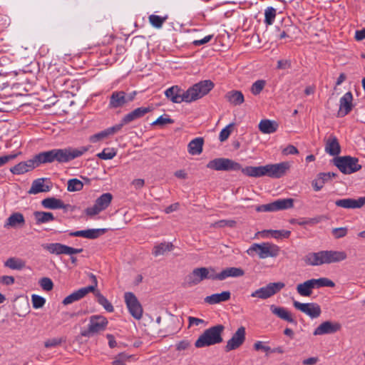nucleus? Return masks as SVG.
I'll return each instance as SVG.
<instances>
[{
    "label": "nucleus",
    "instance_id": "45",
    "mask_svg": "<svg viewBox=\"0 0 365 365\" xmlns=\"http://www.w3.org/2000/svg\"><path fill=\"white\" fill-rule=\"evenodd\" d=\"M83 298L80 290L78 289L68 296H67L63 300L62 303L64 305H68L70 304H72L76 301L80 300L81 299Z\"/></svg>",
    "mask_w": 365,
    "mask_h": 365
},
{
    "label": "nucleus",
    "instance_id": "37",
    "mask_svg": "<svg viewBox=\"0 0 365 365\" xmlns=\"http://www.w3.org/2000/svg\"><path fill=\"white\" fill-rule=\"evenodd\" d=\"M330 180V173H321L317 178L312 182V187L315 191H319L324 185Z\"/></svg>",
    "mask_w": 365,
    "mask_h": 365
},
{
    "label": "nucleus",
    "instance_id": "14",
    "mask_svg": "<svg viewBox=\"0 0 365 365\" xmlns=\"http://www.w3.org/2000/svg\"><path fill=\"white\" fill-rule=\"evenodd\" d=\"M284 287V283L281 282L269 283L267 286L252 292L250 296L261 299H267L279 292Z\"/></svg>",
    "mask_w": 365,
    "mask_h": 365
},
{
    "label": "nucleus",
    "instance_id": "43",
    "mask_svg": "<svg viewBox=\"0 0 365 365\" xmlns=\"http://www.w3.org/2000/svg\"><path fill=\"white\" fill-rule=\"evenodd\" d=\"M83 187V182L77 178H73L68 181L67 190L69 192L80 191Z\"/></svg>",
    "mask_w": 365,
    "mask_h": 365
},
{
    "label": "nucleus",
    "instance_id": "13",
    "mask_svg": "<svg viewBox=\"0 0 365 365\" xmlns=\"http://www.w3.org/2000/svg\"><path fill=\"white\" fill-rule=\"evenodd\" d=\"M113 197L110 192H106L98 197L93 206L86 209L85 212L88 216H94L107 209L110 205Z\"/></svg>",
    "mask_w": 365,
    "mask_h": 365
},
{
    "label": "nucleus",
    "instance_id": "15",
    "mask_svg": "<svg viewBox=\"0 0 365 365\" xmlns=\"http://www.w3.org/2000/svg\"><path fill=\"white\" fill-rule=\"evenodd\" d=\"M125 302L130 314L136 319H140L143 316V308L135 295L132 292H125Z\"/></svg>",
    "mask_w": 365,
    "mask_h": 365
},
{
    "label": "nucleus",
    "instance_id": "36",
    "mask_svg": "<svg viewBox=\"0 0 365 365\" xmlns=\"http://www.w3.org/2000/svg\"><path fill=\"white\" fill-rule=\"evenodd\" d=\"M174 245L172 242H164L154 246L152 253L155 257H158L172 251Z\"/></svg>",
    "mask_w": 365,
    "mask_h": 365
},
{
    "label": "nucleus",
    "instance_id": "20",
    "mask_svg": "<svg viewBox=\"0 0 365 365\" xmlns=\"http://www.w3.org/2000/svg\"><path fill=\"white\" fill-rule=\"evenodd\" d=\"M341 326L338 322H331L330 321H326L319 324L314 331L313 334L324 335L334 334L339 331Z\"/></svg>",
    "mask_w": 365,
    "mask_h": 365
},
{
    "label": "nucleus",
    "instance_id": "33",
    "mask_svg": "<svg viewBox=\"0 0 365 365\" xmlns=\"http://www.w3.org/2000/svg\"><path fill=\"white\" fill-rule=\"evenodd\" d=\"M204 145L202 138H196L192 140L187 145L188 153L192 155H197L202 153Z\"/></svg>",
    "mask_w": 365,
    "mask_h": 365
},
{
    "label": "nucleus",
    "instance_id": "12",
    "mask_svg": "<svg viewBox=\"0 0 365 365\" xmlns=\"http://www.w3.org/2000/svg\"><path fill=\"white\" fill-rule=\"evenodd\" d=\"M294 206V200L292 198L279 199L272 202L258 205L255 210L258 212H276L279 210L292 208Z\"/></svg>",
    "mask_w": 365,
    "mask_h": 365
},
{
    "label": "nucleus",
    "instance_id": "24",
    "mask_svg": "<svg viewBox=\"0 0 365 365\" xmlns=\"http://www.w3.org/2000/svg\"><path fill=\"white\" fill-rule=\"evenodd\" d=\"M245 274L244 270L240 267H227L220 273L215 272V280L222 281L228 277H240Z\"/></svg>",
    "mask_w": 365,
    "mask_h": 365
},
{
    "label": "nucleus",
    "instance_id": "62",
    "mask_svg": "<svg viewBox=\"0 0 365 365\" xmlns=\"http://www.w3.org/2000/svg\"><path fill=\"white\" fill-rule=\"evenodd\" d=\"M291 67V62L288 60H279L277 61V68L287 69Z\"/></svg>",
    "mask_w": 365,
    "mask_h": 365
},
{
    "label": "nucleus",
    "instance_id": "56",
    "mask_svg": "<svg viewBox=\"0 0 365 365\" xmlns=\"http://www.w3.org/2000/svg\"><path fill=\"white\" fill-rule=\"evenodd\" d=\"M40 286L45 291H51L53 287L52 280L48 277H43L39 281Z\"/></svg>",
    "mask_w": 365,
    "mask_h": 365
},
{
    "label": "nucleus",
    "instance_id": "19",
    "mask_svg": "<svg viewBox=\"0 0 365 365\" xmlns=\"http://www.w3.org/2000/svg\"><path fill=\"white\" fill-rule=\"evenodd\" d=\"M353 95L351 92H346L339 100V109L337 116L339 118L344 117L348 115L352 110L354 105Z\"/></svg>",
    "mask_w": 365,
    "mask_h": 365
},
{
    "label": "nucleus",
    "instance_id": "9",
    "mask_svg": "<svg viewBox=\"0 0 365 365\" xmlns=\"http://www.w3.org/2000/svg\"><path fill=\"white\" fill-rule=\"evenodd\" d=\"M215 280V269L212 267L195 268L185 277L184 287H191L204 279Z\"/></svg>",
    "mask_w": 365,
    "mask_h": 365
},
{
    "label": "nucleus",
    "instance_id": "55",
    "mask_svg": "<svg viewBox=\"0 0 365 365\" xmlns=\"http://www.w3.org/2000/svg\"><path fill=\"white\" fill-rule=\"evenodd\" d=\"M66 339L61 338H52L46 340L44 342V346L46 348L56 347L58 345H61L63 342H65Z\"/></svg>",
    "mask_w": 365,
    "mask_h": 365
},
{
    "label": "nucleus",
    "instance_id": "60",
    "mask_svg": "<svg viewBox=\"0 0 365 365\" xmlns=\"http://www.w3.org/2000/svg\"><path fill=\"white\" fill-rule=\"evenodd\" d=\"M282 153L284 155H295L299 153V150L295 146L289 145L282 150Z\"/></svg>",
    "mask_w": 365,
    "mask_h": 365
},
{
    "label": "nucleus",
    "instance_id": "34",
    "mask_svg": "<svg viewBox=\"0 0 365 365\" xmlns=\"http://www.w3.org/2000/svg\"><path fill=\"white\" fill-rule=\"evenodd\" d=\"M34 217L36 225L47 223L54 220L56 218L53 213L50 212L36 211L34 212Z\"/></svg>",
    "mask_w": 365,
    "mask_h": 365
},
{
    "label": "nucleus",
    "instance_id": "23",
    "mask_svg": "<svg viewBox=\"0 0 365 365\" xmlns=\"http://www.w3.org/2000/svg\"><path fill=\"white\" fill-rule=\"evenodd\" d=\"M335 205L347 209L361 208L365 205V197H360L358 199L344 198L337 200Z\"/></svg>",
    "mask_w": 365,
    "mask_h": 365
},
{
    "label": "nucleus",
    "instance_id": "6",
    "mask_svg": "<svg viewBox=\"0 0 365 365\" xmlns=\"http://www.w3.org/2000/svg\"><path fill=\"white\" fill-rule=\"evenodd\" d=\"M246 252L252 257L257 255L260 259L276 257L279 255L280 247L271 242L254 243L247 250Z\"/></svg>",
    "mask_w": 365,
    "mask_h": 365
},
{
    "label": "nucleus",
    "instance_id": "1",
    "mask_svg": "<svg viewBox=\"0 0 365 365\" xmlns=\"http://www.w3.org/2000/svg\"><path fill=\"white\" fill-rule=\"evenodd\" d=\"M215 86L210 80L201 81L187 91L178 86H173L165 91V96L174 103H191L207 95Z\"/></svg>",
    "mask_w": 365,
    "mask_h": 365
},
{
    "label": "nucleus",
    "instance_id": "46",
    "mask_svg": "<svg viewBox=\"0 0 365 365\" xmlns=\"http://www.w3.org/2000/svg\"><path fill=\"white\" fill-rule=\"evenodd\" d=\"M106 229H88L86 230V238L95 240L105 234Z\"/></svg>",
    "mask_w": 365,
    "mask_h": 365
},
{
    "label": "nucleus",
    "instance_id": "30",
    "mask_svg": "<svg viewBox=\"0 0 365 365\" xmlns=\"http://www.w3.org/2000/svg\"><path fill=\"white\" fill-rule=\"evenodd\" d=\"M231 293L229 291H225L222 293L213 294L210 296H207L205 298V302L209 304H215L222 302H227L230 299Z\"/></svg>",
    "mask_w": 365,
    "mask_h": 365
},
{
    "label": "nucleus",
    "instance_id": "57",
    "mask_svg": "<svg viewBox=\"0 0 365 365\" xmlns=\"http://www.w3.org/2000/svg\"><path fill=\"white\" fill-rule=\"evenodd\" d=\"M346 227H337L332 230V234L335 238L339 239L345 237L347 235Z\"/></svg>",
    "mask_w": 365,
    "mask_h": 365
},
{
    "label": "nucleus",
    "instance_id": "53",
    "mask_svg": "<svg viewBox=\"0 0 365 365\" xmlns=\"http://www.w3.org/2000/svg\"><path fill=\"white\" fill-rule=\"evenodd\" d=\"M269 232L271 233L272 237L275 239H282V238H288L291 232L289 230H269Z\"/></svg>",
    "mask_w": 365,
    "mask_h": 365
},
{
    "label": "nucleus",
    "instance_id": "54",
    "mask_svg": "<svg viewBox=\"0 0 365 365\" xmlns=\"http://www.w3.org/2000/svg\"><path fill=\"white\" fill-rule=\"evenodd\" d=\"M109 136V134L107 131V129H105L98 133H96L93 135H91L89 138L90 141L91 143H97L100 140H102Z\"/></svg>",
    "mask_w": 365,
    "mask_h": 365
},
{
    "label": "nucleus",
    "instance_id": "41",
    "mask_svg": "<svg viewBox=\"0 0 365 365\" xmlns=\"http://www.w3.org/2000/svg\"><path fill=\"white\" fill-rule=\"evenodd\" d=\"M236 224L237 222L234 220H220L212 223L210 225V227L215 229L223 228L225 227H235Z\"/></svg>",
    "mask_w": 365,
    "mask_h": 365
},
{
    "label": "nucleus",
    "instance_id": "40",
    "mask_svg": "<svg viewBox=\"0 0 365 365\" xmlns=\"http://www.w3.org/2000/svg\"><path fill=\"white\" fill-rule=\"evenodd\" d=\"M96 297L97 302L101 304L107 312H113L114 311L112 304L100 292H96Z\"/></svg>",
    "mask_w": 365,
    "mask_h": 365
},
{
    "label": "nucleus",
    "instance_id": "59",
    "mask_svg": "<svg viewBox=\"0 0 365 365\" xmlns=\"http://www.w3.org/2000/svg\"><path fill=\"white\" fill-rule=\"evenodd\" d=\"M124 125H126V123H123V119H122L120 123L116 124L112 127L106 128L109 135H113V134L116 133L117 132L120 131Z\"/></svg>",
    "mask_w": 365,
    "mask_h": 365
},
{
    "label": "nucleus",
    "instance_id": "17",
    "mask_svg": "<svg viewBox=\"0 0 365 365\" xmlns=\"http://www.w3.org/2000/svg\"><path fill=\"white\" fill-rule=\"evenodd\" d=\"M293 305L295 309L306 314L312 319L319 317L322 313L321 307L317 303H301L299 302L294 301Z\"/></svg>",
    "mask_w": 365,
    "mask_h": 365
},
{
    "label": "nucleus",
    "instance_id": "16",
    "mask_svg": "<svg viewBox=\"0 0 365 365\" xmlns=\"http://www.w3.org/2000/svg\"><path fill=\"white\" fill-rule=\"evenodd\" d=\"M245 328L244 327H239L233 334L231 339L227 341L225 346V351L229 352L240 347L245 341Z\"/></svg>",
    "mask_w": 365,
    "mask_h": 365
},
{
    "label": "nucleus",
    "instance_id": "29",
    "mask_svg": "<svg viewBox=\"0 0 365 365\" xmlns=\"http://www.w3.org/2000/svg\"><path fill=\"white\" fill-rule=\"evenodd\" d=\"M42 247L44 250L53 255H67L68 245L61 243H48L43 245Z\"/></svg>",
    "mask_w": 365,
    "mask_h": 365
},
{
    "label": "nucleus",
    "instance_id": "38",
    "mask_svg": "<svg viewBox=\"0 0 365 365\" xmlns=\"http://www.w3.org/2000/svg\"><path fill=\"white\" fill-rule=\"evenodd\" d=\"M4 266L11 269L21 270L25 267V262L21 259L10 257L4 262Z\"/></svg>",
    "mask_w": 365,
    "mask_h": 365
},
{
    "label": "nucleus",
    "instance_id": "42",
    "mask_svg": "<svg viewBox=\"0 0 365 365\" xmlns=\"http://www.w3.org/2000/svg\"><path fill=\"white\" fill-rule=\"evenodd\" d=\"M168 16H160L155 14L149 16V21L150 24L157 29H160L163 26L164 22L167 20Z\"/></svg>",
    "mask_w": 365,
    "mask_h": 365
},
{
    "label": "nucleus",
    "instance_id": "10",
    "mask_svg": "<svg viewBox=\"0 0 365 365\" xmlns=\"http://www.w3.org/2000/svg\"><path fill=\"white\" fill-rule=\"evenodd\" d=\"M334 165L344 174H351L361 169L356 158L349 155L336 157L334 159Z\"/></svg>",
    "mask_w": 365,
    "mask_h": 365
},
{
    "label": "nucleus",
    "instance_id": "7",
    "mask_svg": "<svg viewBox=\"0 0 365 365\" xmlns=\"http://www.w3.org/2000/svg\"><path fill=\"white\" fill-rule=\"evenodd\" d=\"M334 282L326 277L311 279L300 283L297 286V293L302 297H310L313 289H319L323 287H334Z\"/></svg>",
    "mask_w": 365,
    "mask_h": 365
},
{
    "label": "nucleus",
    "instance_id": "8",
    "mask_svg": "<svg viewBox=\"0 0 365 365\" xmlns=\"http://www.w3.org/2000/svg\"><path fill=\"white\" fill-rule=\"evenodd\" d=\"M108 324V319L102 315H92L89 318L88 328L81 329V336L91 338L106 330Z\"/></svg>",
    "mask_w": 365,
    "mask_h": 365
},
{
    "label": "nucleus",
    "instance_id": "11",
    "mask_svg": "<svg viewBox=\"0 0 365 365\" xmlns=\"http://www.w3.org/2000/svg\"><path fill=\"white\" fill-rule=\"evenodd\" d=\"M206 167L216 171H238L241 169L240 163L225 158H218L210 160Z\"/></svg>",
    "mask_w": 365,
    "mask_h": 365
},
{
    "label": "nucleus",
    "instance_id": "44",
    "mask_svg": "<svg viewBox=\"0 0 365 365\" xmlns=\"http://www.w3.org/2000/svg\"><path fill=\"white\" fill-rule=\"evenodd\" d=\"M266 81L260 79L254 82L250 88V91L254 96L259 95L264 88Z\"/></svg>",
    "mask_w": 365,
    "mask_h": 365
},
{
    "label": "nucleus",
    "instance_id": "25",
    "mask_svg": "<svg viewBox=\"0 0 365 365\" xmlns=\"http://www.w3.org/2000/svg\"><path fill=\"white\" fill-rule=\"evenodd\" d=\"M325 151L331 156H336L340 153L341 146L334 135H330L325 140Z\"/></svg>",
    "mask_w": 365,
    "mask_h": 365
},
{
    "label": "nucleus",
    "instance_id": "27",
    "mask_svg": "<svg viewBox=\"0 0 365 365\" xmlns=\"http://www.w3.org/2000/svg\"><path fill=\"white\" fill-rule=\"evenodd\" d=\"M25 225V219L21 212H14L11 214L5 222L4 227V228H16L22 227Z\"/></svg>",
    "mask_w": 365,
    "mask_h": 365
},
{
    "label": "nucleus",
    "instance_id": "51",
    "mask_svg": "<svg viewBox=\"0 0 365 365\" xmlns=\"http://www.w3.org/2000/svg\"><path fill=\"white\" fill-rule=\"evenodd\" d=\"M234 123H230L225 128H224L220 133L219 140L220 142L225 141L232 133V128L234 127Z\"/></svg>",
    "mask_w": 365,
    "mask_h": 365
},
{
    "label": "nucleus",
    "instance_id": "22",
    "mask_svg": "<svg viewBox=\"0 0 365 365\" xmlns=\"http://www.w3.org/2000/svg\"><path fill=\"white\" fill-rule=\"evenodd\" d=\"M153 109V107L150 106L137 108L123 116V123L128 124L134 120L140 119L147 113L151 112Z\"/></svg>",
    "mask_w": 365,
    "mask_h": 365
},
{
    "label": "nucleus",
    "instance_id": "2",
    "mask_svg": "<svg viewBox=\"0 0 365 365\" xmlns=\"http://www.w3.org/2000/svg\"><path fill=\"white\" fill-rule=\"evenodd\" d=\"M89 150V147L82 146L78 148L68 147L66 148H55L37 154V160L40 164L66 163L75 158L81 157Z\"/></svg>",
    "mask_w": 365,
    "mask_h": 365
},
{
    "label": "nucleus",
    "instance_id": "35",
    "mask_svg": "<svg viewBox=\"0 0 365 365\" xmlns=\"http://www.w3.org/2000/svg\"><path fill=\"white\" fill-rule=\"evenodd\" d=\"M43 178H38L33 181L31 187L29 190V194H37L50 190V187L45 185Z\"/></svg>",
    "mask_w": 365,
    "mask_h": 365
},
{
    "label": "nucleus",
    "instance_id": "21",
    "mask_svg": "<svg viewBox=\"0 0 365 365\" xmlns=\"http://www.w3.org/2000/svg\"><path fill=\"white\" fill-rule=\"evenodd\" d=\"M126 103H128L126 93L123 91H117L113 92L110 95L108 108L110 109H116L123 107Z\"/></svg>",
    "mask_w": 365,
    "mask_h": 365
},
{
    "label": "nucleus",
    "instance_id": "58",
    "mask_svg": "<svg viewBox=\"0 0 365 365\" xmlns=\"http://www.w3.org/2000/svg\"><path fill=\"white\" fill-rule=\"evenodd\" d=\"M254 349L255 351H263L264 352H269L271 351V347L269 346H266L264 344V342L261 341H257L254 344Z\"/></svg>",
    "mask_w": 365,
    "mask_h": 365
},
{
    "label": "nucleus",
    "instance_id": "48",
    "mask_svg": "<svg viewBox=\"0 0 365 365\" xmlns=\"http://www.w3.org/2000/svg\"><path fill=\"white\" fill-rule=\"evenodd\" d=\"M276 16V9L273 7H268L264 12V22L267 25H272Z\"/></svg>",
    "mask_w": 365,
    "mask_h": 365
},
{
    "label": "nucleus",
    "instance_id": "3",
    "mask_svg": "<svg viewBox=\"0 0 365 365\" xmlns=\"http://www.w3.org/2000/svg\"><path fill=\"white\" fill-rule=\"evenodd\" d=\"M289 168V163L282 162L280 163L268 164L257 167H241L240 170H241L244 175L249 177L260 178L266 175L272 178H280L286 174Z\"/></svg>",
    "mask_w": 365,
    "mask_h": 365
},
{
    "label": "nucleus",
    "instance_id": "50",
    "mask_svg": "<svg viewBox=\"0 0 365 365\" xmlns=\"http://www.w3.org/2000/svg\"><path fill=\"white\" fill-rule=\"evenodd\" d=\"M132 356L128 355L125 353H120L118 354L112 362V365H125V362L128 361Z\"/></svg>",
    "mask_w": 365,
    "mask_h": 365
},
{
    "label": "nucleus",
    "instance_id": "49",
    "mask_svg": "<svg viewBox=\"0 0 365 365\" xmlns=\"http://www.w3.org/2000/svg\"><path fill=\"white\" fill-rule=\"evenodd\" d=\"M174 120L170 118L168 115H163L158 118L154 122L152 123V125H160L164 126L166 124L174 123Z\"/></svg>",
    "mask_w": 365,
    "mask_h": 365
},
{
    "label": "nucleus",
    "instance_id": "4",
    "mask_svg": "<svg viewBox=\"0 0 365 365\" xmlns=\"http://www.w3.org/2000/svg\"><path fill=\"white\" fill-rule=\"evenodd\" d=\"M347 255L344 251L322 250L317 252H309L303 260L307 265L320 266L324 264H331L346 259Z\"/></svg>",
    "mask_w": 365,
    "mask_h": 365
},
{
    "label": "nucleus",
    "instance_id": "18",
    "mask_svg": "<svg viewBox=\"0 0 365 365\" xmlns=\"http://www.w3.org/2000/svg\"><path fill=\"white\" fill-rule=\"evenodd\" d=\"M41 165L40 163L37 160V155H34L33 158L26 161H22L10 168V171L14 175H21L32 170L36 167Z\"/></svg>",
    "mask_w": 365,
    "mask_h": 365
},
{
    "label": "nucleus",
    "instance_id": "31",
    "mask_svg": "<svg viewBox=\"0 0 365 365\" xmlns=\"http://www.w3.org/2000/svg\"><path fill=\"white\" fill-rule=\"evenodd\" d=\"M278 126L276 121L269 119L262 120L258 125L259 130L264 134H271L276 132Z\"/></svg>",
    "mask_w": 365,
    "mask_h": 365
},
{
    "label": "nucleus",
    "instance_id": "26",
    "mask_svg": "<svg viewBox=\"0 0 365 365\" xmlns=\"http://www.w3.org/2000/svg\"><path fill=\"white\" fill-rule=\"evenodd\" d=\"M272 313L277 317L289 323L297 324V321L292 317V314L283 307H277L274 304L270 306Z\"/></svg>",
    "mask_w": 365,
    "mask_h": 365
},
{
    "label": "nucleus",
    "instance_id": "63",
    "mask_svg": "<svg viewBox=\"0 0 365 365\" xmlns=\"http://www.w3.org/2000/svg\"><path fill=\"white\" fill-rule=\"evenodd\" d=\"M190 346V342L186 340L180 341L176 344V349L178 351L185 350Z\"/></svg>",
    "mask_w": 365,
    "mask_h": 365
},
{
    "label": "nucleus",
    "instance_id": "52",
    "mask_svg": "<svg viewBox=\"0 0 365 365\" xmlns=\"http://www.w3.org/2000/svg\"><path fill=\"white\" fill-rule=\"evenodd\" d=\"M31 302L34 309H39L44 306L46 299L39 295L33 294L31 296Z\"/></svg>",
    "mask_w": 365,
    "mask_h": 365
},
{
    "label": "nucleus",
    "instance_id": "32",
    "mask_svg": "<svg viewBox=\"0 0 365 365\" xmlns=\"http://www.w3.org/2000/svg\"><path fill=\"white\" fill-rule=\"evenodd\" d=\"M225 98L230 104L233 106L241 105L245 101V98L242 93L237 90L228 91L225 94Z\"/></svg>",
    "mask_w": 365,
    "mask_h": 365
},
{
    "label": "nucleus",
    "instance_id": "64",
    "mask_svg": "<svg viewBox=\"0 0 365 365\" xmlns=\"http://www.w3.org/2000/svg\"><path fill=\"white\" fill-rule=\"evenodd\" d=\"M1 282L4 284L11 285L14 283V278L12 276H2L1 277Z\"/></svg>",
    "mask_w": 365,
    "mask_h": 365
},
{
    "label": "nucleus",
    "instance_id": "47",
    "mask_svg": "<svg viewBox=\"0 0 365 365\" xmlns=\"http://www.w3.org/2000/svg\"><path fill=\"white\" fill-rule=\"evenodd\" d=\"M116 155L114 148H105L101 153L97 154V157L102 160H110Z\"/></svg>",
    "mask_w": 365,
    "mask_h": 365
},
{
    "label": "nucleus",
    "instance_id": "5",
    "mask_svg": "<svg viewBox=\"0 0 365 365\" xmlns=\"http://www.w3.org/2000/svg\"><path fill=\"white\" fill-rule=\"evenodd\" d=\"M225 327L217 324L206 329L196 340L195 346L197 348L209 346L222 341V334Z\"/></svg>",
    "mask_w": 365,
    "mask_h": 365
},
{
    "label": "nucleus",
    "instance_id": "39",
    "mask_svg": "<svg viewBox=\"0 0 365 365\" xmlns=\"http://www.w3.org/2000/svg\"><path fill=\"white\" fill-rule=\"evenodd\" d=\"M88 276L90 279H93V284L79 289L83 297H84L89 292H93L96 295V292H100L96 289L98 287V280L96 277L92 273H90Z\"/></svg>",
    "mask_w": 365,
    "mask_h": 365
},
{
    "label": "nucleus",
    "instance_id": "28",
    "mask_svg": "<svg viewBox=\"0 0 365 365\" xmlns=\"http://www.w3.org/2000/svg\"><path fill=\"white\" fill-rule=\"evenodd\" d=\"M41 205L43 207L51 210L63 209L67 210L70 207V205L64 204L61 200L56 197H47L43 199L41 201Z\"/></svg>",
    "mask_w": 365,
    "mask_h": 365
},
{
    "label": "nucleus",
    "instance_id": "61",
    "mask_svg": "<svg viewBox=\"0 0 365 365\" xmlns=\"http://www.w3.org/2000/svg\"><path fill=\"white\" fill-rule=\"evenodd\" d=\"M212 37H213V35L206 36L202 39L194 41L193 44L197 46L205 44V43H208L212 38Z\"/></svg>",
    "mask_w": 365,
    "mask_h": 365
}]
</instances>
